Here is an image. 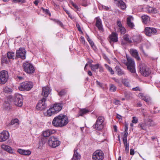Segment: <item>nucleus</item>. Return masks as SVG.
Returning <instances> with one entry per match:
<instances>
[{"label":"nucleus","mask_w":160,"mask_h":160,"mask_svg":"<svg viewBox=\"0 0 160 160\" xmlns=\"http://www.w3.org/2000/svg\"><path fill=\"white\" fill-rule=\"evenodd\" d=\"M68 122L67 117L64 115H60L55 117L52 122V125L56 127H62L66 126Z\"/></svg>","instance_id":"1"},{"label":"nucleus","mask_w":160,"mask_h":160,"mask_svg":"<svg viewBox=\"0 0 160 160\" xmlns=\"http://www.w3.org/2000/svg\"><path fill=\"white\" fill-rule=\"evenodd\" d=\"M127 66V69L132 73L136 72L135 63L132 58L127 57V61L124 63Z\"/></svg>","instance_id":"2"},{"label":"nucleus","mask_w":160,"mask_h":160,"mask_svg":"<svg viewBox=\"0 0 160 160\" xmlns=\"http://www.w3.org/2000/svg\"><path fill=\"white\" fill-rule=\"evenodd\" d=\"M139 69L140 72L143 76H148L151 73L150 69L144 63L140 64Z\"/></svg>","instance_id":"3"},{"label":"nucleus","mask_w":160,"mask_h":160,"mask_svg":"<svg viewBox=\"0 0 160 160\" xmlns=\"http://www.w3.org/2000/svg\"><path fill=\"white\" fill-rule=\"evenodd\" d=\"M48 143L51 147L55 148L58 146L60 144V142L58 139L54 136H51L49 139Z\"/></svg>","instance_id":"4"},{"label":"nucleus","mask_w":160,"mask_h":160,"mask_svg":"<svg viewBox=\"0 0 160 160\" xmlns=\"http://www.w3.org/2000/svg\"><path fill=\"white\" fill-rule=\"evenodd\" d=\"M24 70L26 72L30 74L33 73L35 71L34 67L32 64L26 62L23 63V65Z\"/></svg>","instance_id":"5"},{"label":"nucleus","mask_w":160,"mask_h":160,"mask_svg":"<svg viewBox=\"0 0 160 160\" xmlns=\"http://www.w3.org/2000/svg\"><path fill=\"white\" fill-rule=\"evenodd\" d=\"M33 86L31 82L26 81L21 83L19 89L21 91H29L32 88Z\"/></svg>","instance_id":"6"},{"label":"nucleus","mask_w":160,"mask_h":160,"mask_svg":"<svg viewBox=\"0 0 160 160\" xmlns=\"http://www.w3.org/2000/svg\"><path fill=\"white\" fill-rule=\"evenodd\" d=\"M104 158V153L100 150L96 151L92 155V158L93 160H103Z\"/></svg>","instance_id":"7"},{"label":"nucleus","mask_w":160,"mask_h":160,"mask_svg":"<svg viewBox=\"0 0 160 160\" xmlns=\"http://www.w3.org/2000/svg\"><path fill=\"white\" fill-rule=\"evenodd\" d=\"M22 97V95L19 94H15L13 101L14 104L16 106L21 107L23 104Z\"/></svg>","instance_id":"8"},{"label":"nucleus","mask_w":160,"mask_h":160,"mask_svg":"<svg viewBox=\"0 0 160 160\" xmlns=\"http://www.w3.org/2000/svg\"><path fill=\"white\" fill-rule=\"evenodd\" d=\"M8 78V73L5 70H2L0 72V83L5 84Z\"/></svg>","instance_id":"9"},{"label":"nucleus","mask_w":160,"mask_h":160,"mask_svg":"<svg viewBox=\"0 0 160 160\" xmlns=\"http://www.w3.org/2000/svg\"><path fill=\"white\" fill-rule=\"evenodd\" d=\"M46 100L45 98H42L41 100H39L36 106L37 109L40 110H44L47 106L46 102Z\"/></svg>","instance_id":"10"},{"label":"nucleus","mask_w":160,"mask_h":160,"mask_svg":"<svg viewBox=\"0 0 160 160\" xmlns=\"http://www.w3.org/2000/svg\"><path fill=\"white\" fill-rule=\"evenodd\" d=\"M26 52L24 48H21L19 50H17L16 52V57L17 58H20L22 59L26 58Z\"/></svg>","instance_id":"11"},{"label":"nucleus","mask_w":160,"mask_h":160,"mask_svg":"<svg viewBox=\"0 0 160 160\" xmlns=\"http://www.w3.org/2000/svg\"><path fill=\"white\" fill-rule=\"evenodd\" d=\"M157 32V29L153 28L147 27L145 29V32L147 36H151L154 35Z\"/></svg>","instance_id":"12"},{"label":"nucleus","mask_w":160,"mask_h":160,"mask_svg":"<svg viewBox=\"0 0 160 160\" xmlns=\"http://www.w3.org/2000/svg\"><path fill=\"white\" fill-rule=\"evenodd\" d=\"M9 137V134L8 131H3L0 133V142H2L6 141Z\"/></svg>","instance_id":"13"},{"label":"nucleus","mask_w":160,"mask_h":160,"mask_svg":"<svg viewBox=\"0 0 160 160\" xmlns=\"http://www.w3.org/2000/svg\"><path fill=\"white\" fill-rule=\"evenodd\" d=\"M50 92V88L48 87H45L42 88V93L41 95L43 96L42 98H45V99H47V98Z\"/></svg>","instance_id":"14"},{"label":"nucleus","mask_w":160,"mask_h":160,"mask_svg":"<svg viewBox=\"0 0 160 160\" xmlns=\"http://www.w3.org/2000/svg\"><path fill=\"white\" fill-rule=\"evenodd\" d=\"M63 106L62 103H57L54 104L53 107H51L55 113H57L60 111L62 109Z\"/></svg>","instance_id":"15"},{"label":"nucleus","mask_w":160,"mask_h":160,"mask_svg":"<svg viewBox=\"0 0 160 160\" xmlns=\"http://www.w3.org/2000/svg\"><path fill=\"white\" fill-rule=\"evenodd\" d=\"M118 34L115 32H112L110 35L109 38L110 39V42L111 44L112 42H116L118 41Z\"/></svg>","instance_id":"16"},{"label":"nucleus","mask_w":160,"mask_h":160,"mask_svg":"<svg viewBox=\"0 0 160 160\" xmlns=\"http://www.w3.org/2000/svg\"><path fill=\"white\" fill-rule=\"evenodd\" d=\"M117 25L118 27V32H119L122 34H124L126 33V30L124 27H123L121 22L118 21L117 22Z\"/></svg>","instance_id":"17"},{"label":"nucleus","mask_w":160,"mask_h":160,"mask_svg":"<svg viewBox=\"0 0 160 160\" xmlns=\"http://www.w3.org/2000/svg\"><path fill=\"white\" fill-rule=\"evenodd\" d=\"M55 132L56 131L55 130L48 129L43 131L42 135L44 137H47Z\"/></svg>","instance_id":"18"},{"label":"nucleus","mask_w":160,"mask_h":160,"mask_svg":"<svg viewBox=\"0 0 160 160\" xmlns=\"http://www.w3.org/2000/svg\"><path fill=\"white\" fill-rule=\"evenodd\" d=\"M147 127L148 128L150 127H154L156 126V124L154 121L151 119L148 118L147 119H144Z\"/></svg>","instance_id":"19"},{"label":"nucleus","mask_w":160,"mask_h":160,"mask_svg":"<svg viewBox=\"0 0 160 160\" xmlns=\"http://www.w3.org/2000/svg\"><path fill=\"white\" fill-rule=\"evenodd\" d=\"M130 53L131 55L137 60H139L140 59V58L139 56L137 50L131 49L130 50Z\"/></svg>","instance_id":"20"},{"label":"nucleus","mask_w":160,"mask_h":160,"mask_svg":"<svg viewBox=\"0 0 160 160\" xmlns=\"http://www.w3.org/2000/svg\"><path fill=\"white\" fill-rule=\"evenodd\" d=\"M93 127L96 129V130L100 131L103 129V123L99 122H97V121H96L95 124L93 126Z\"/></svg>","instance_id":"21"},{"label":"nucleus","mask_w":160,"mask_h":160,"mask_svg":"<svg viewBox=\"0 0 160 160\" xmlns=\"http://www.w3.org/2000/svg\"><path fill=\"white\" fill-rule=\"evenodd\" d=\"M117 1V4L118 6L122 10H124L126 8V4L122 0H115Z\"/></svg>","instance_id":"22"},{"label":"nucleus","mask_w":160,"mask_h":160,"mask_svg":"<svg viewBox=\"0 0 160 160\" xmlns=\"http://www.w3.org/2000/svg\"><path fill=\"white\" fill-rule=\"evenodd\" d=\"M96 26L98 28L99 30L103 31V28H102V25L101 20L100 18H96Z\"/></svg>","instance_id":"23"},{"label":"nucleus","mask_w":160,"mask_h":160,"mask_svg":"<svg viewBox=\"0 0 160 160\" xmlns=\"http://www.w3.org/2000/svg\"><path fill=\"white\" fill-rule=\"evenodd\" d=\"M18 152L20 154L25 155H29L31 154V152L28 150H25L22 149H18Z\"/></svg>","instance_id":"24"},{"label":"nucleus","mask_w":160,"mask_h":160,"mask_svg":"<svg viewBox=\"0 0 160 160\" xmlns=\"http://www.w3.org/2000/svg\"><path fill=\"white\" fill-rule=\"evenodd\" d=\"M133 19L132 16H130L128 17L127 20V23L128 26L131 28H133L134 26L133 23L131 22L132 20Z\"/></svg>","instance_id":"25"},{"label":"nucleus","mask_w":160,"mask_h":160,"mask_svg":"<svg viewBox=\"0 0 160 160\" xmlns=\"http://www.w3.org/2000/svg\"><path fill=\"white\" fill-rule=\"evenodd\" d=\"M78 149L75 148L74 150V153L72 160H80L81 155L77 152Z\"/></svg>","instance_id":"26"},{"label":"nucleus","mask_w":160,"mask_h":160,"mask_svg":"<svg viewBox=\"0 0 160 160\" xmlns=\"http://www.w3.org/2000/svg\"><path fill=\"white\" fill-rule=\"evenodd\" d=\"M115 69L118 75L122 76L125 75V73L124 71L121 69L119 66H116L115 68Z\"/></svg>","instance_id":"27"},{"label":"nucleus","mask_w":160,"mask_h":160,"mask_svg":"<svg viewBox=\"0 0 160 160\" xmlns=\"http://www.w3.org/2000/svg\"><path fill=\"white\" fill-rule=\"evenodd\" d=\"M147 12L149 13H155L157 12V10L155 8L147 6L146 8Z\"/></svg>","instance_id":"28"},{"label":"nucleus","mask_w":160,"mask_h":160,"mask_svg":"<svg viewBox=\"0 0 160 160\" xmlns=\"http://www.w3.org/2000/svg\"><path fill=\"white\" fill-rule=\"evenodd\" d=\"M138 127L139 128H141V129L146 131L147 130V126L144 120L143 122L139 123L138 125Z\"/></svg>","instance_id":"29"},{"label":"nucleus","mask_w":160,"mask_h":160,"mask_svg":"<svg viewBox=\"0 0 160 160\" xmlns=\"http://www.w3.org/2000/svg\"><path fill=\"white\" fill-rule=\"evenodd\" d=\"M2 148L8 152L10 153L12 152V150L11 148L9 146L5 145H2L1 146Z\"/></svg>","instance_id":"30"},{"label":"nucleus","mask_w":160,"mask_h":160,"mask_svg":"<svg viewBox=\"0 0 160 160\" xmlns=\"http://www.w3.org/2000/svg\"><path fill=\"white\" fill-rule=\"evenodd\" d=\"M89 112V111L87 109H81L79 112L78 117L79 116H82L86 114L87 113Z\"/></svg>","instance_id":"31"},{"label":"nucleus","mask_w":160,"mask_h":160,"mask_svg":"<svg viewBox=\"0 0 160 160\" xmlns=\"http://www.w3.org/2000/svg\"><path fill=\"white\" fill-rule=\"evenodd\" d=\"M7 56L8 59H14L15 57L14 52H8Z\"/></svg>","instance_id":"32"},{"label":"nucleus","mask_w":160,"mask_h":160,"mask_svg":"<svg viewBox=\"0 0 160 160\" xmlns=\"http://www.w3.org/2000/svg\"><path fill=\"white\" fill-rule=\"evenodd\" d=\"M142 22L144 24H147L150 20V18L147 15H144L142 17Z\"/></svg>","instance_id":"33"},{"label":"nucleus","mask_w":160,"mask_h":160,"mask_svg":"<svg viewBox=\"0 0 160 160\" xmlns=\"http://www.w3.org/2000/svg\"><path fill=\"white\" fill-rule=\"evenodd\" d=\"M139 95L141 98L147 102H149L150 100V98L146 96L143 95L142 93H140Z\"/></svg>","instance_id":"34"},{"label":"nucleus","mask_w":160,"mask_h":160,"mask_svg":"<svg viewBox=\"0 0 160 160\" xmlns=\"http://www.w3.org/2000/svg\"><path fill=\"white\" fill-rule=\"evenodd\" d=\"M18 120L16 118L13 120H12L11 122L8 124V126H10L11 125H13L14 124H15V125H18Z\"/></svg>","instance_id":"35"},{"label":"nucleus","mask_w":160,"mask_h":160,"mask_svg":"<svg viewBox=\"0 0 160 160\" xmlns=\"http://www.w3.org/2000/svg\"><path fill=\"white\" fill-rule=\"evenodd\" d=\"M55 113L54 112L52 108L51 107L45 113V115L48 116H51L53 114H54Z\"/></svg>","instance_id":"36"},{"label":"nucleus","mask_w":160,"mask_h":160,"mask_svg":"<svg viewBox=\"0 0 160 160\" xmlns=\"http://www.w3.org/2000/svg\"><path fill=\"white\" fill-rule=\"evenodd\" d=\"M133 39L135 42L139 43L141 42L142 38L140 36H136L133 37Z\"/></svg>","instance_id":"37"},{"label":"nucleus","mask_w":160,"mask_h":160,"mask_svg":"<svg viewBox=\"0 0 160 160\" xmlns=\"http://www.w3.org/2000/svg\"><path fill=\"white\" fill-rule=\"evenodd\" d=\"M122 83L123 84L127 87H130V84L129 83V80L128 79L124 78L122 80Z\"/></svg>","instance_id":"38"},{"label":"nucleus","mask_w":160,"mask_h":160,"mask_svg":"<svg viewBox=\"0 0 160 160\" xmlns=\"http://www.w3.org/2000/svg\"><path fill=\"white\" fill-rule=\"evenodd\" d=\"M99 65V64H91L90 65V67L91 68L92 70L95 72L96 70L98 69V68Z\"/></svg>","instance_id":"39"},{"label":"nucleus","mask_w":160,"mask_h":160,"mask_svg":"<svg viewBox=\"0 0 160 160\" xmlns=\"http://www.w3.org/2000/svg\"><path fill=\"white\" fill-rule=\"evenodd\" d=\"M105 119L104 117L102 116H100L98 117L96 121L97 122H101L102 123H103Z\"/></svg>","instance_id":"40"},{"label":"nucleus","mask_w":160,"mask_h":160,"mask_svg":"<svg viewBox=\"0 0 160 160\" xmlns=\"http://www.w3.org/2000/svg\"><path fill=\"white\" fill-rule=\"evenodd\" d=\"M106 68L110 72L111 74H114V71L112 69V68L109 67L108 65H107V64H105V65Z\"/></svg>","instance_id":"41"},{"label":"nucleus","mask_w":160,"mask_h":160,"mask_svg":"<svg viewBox=\"0 0 160 160\" xmlns=\"http://www.w3.org/2000/svg\"><path fill=\"white\" fill-rule=\"evenodd\" d=\"M117 89V87L113 84H111L110 85V90L111 92H115Z\"/></svg>","instance_id":"42"},{"label":"nucleus","mask_w":160,"mask_h":160,"mask_svg":"<svg viewBox=\"0 0 160 160\" xmlns=\"http://www.w3.org/2000/svg\"><path fill=\"white\" fill-rule=\"evenodd\" d=\"M124 40L127 42L130 43L132 42L131 40L129 39V36L127 35H125L123 37Z\"/></svg>","instance_id":"43"},{"label":"nucleus","mask_w":160,"mask_h":160,"mask_svg":"<svg viewBox=\"0 0 160 160\" xmlns=\"http://www.w3.org/2000/svg\"><path fill=\"white\" fill-rule=\"evenodd\" d=\"M9 59H8L6 57H3L2 58V63L7 64L9 62Z\"/></svg>","instance_id":"44"},{"label":"nucleus","mask_w":160,"mask_h":160,"mask_svg":"<svg viewBox=\"0 0 160 160\" xmlns=\"http://www.w3.org/2000/svg\"><path fill=\"white\" fill-rule=\"evenodd\" d=\"M54 21L61 27H63L64 25L63 23L57 19H54Z\"/></svg>","instance_id":"45"},{"label":"nucleus","mask_w":160,"mask_h":160,"mask_svg":"<svg viewBox=\"0 0 160 160\" xmlns=\"http://www.w3.org/2000/svg\"><path fill=\"white\" fill-rule=\"evenodd\" d=\"M88 42H89V43L90 44V45H91V46L92 47L93 49H95L96 48V47H95V46L94 45V43H93L91 39V40H89L88 41Z\"/></svg>","instance_id":"46"},{"label":"nucleus","mask_w":160,"mask_h":160,"mask_svg":"<svg viewBox=\"0 0 160 160\" xmlns=\"http://www.w3.org/2000/svg\"><path fill=\"white\" fill-rule=\"evenodd\" d=\"M41 9H42L44 12H45L46 14H48L50 16H51L50 12L48 9H44L43 8H42Z\"/></svg>","instance_id":"47"},{"label":"nucleus","mask_w":160,"mask_h":160,"mask_svg":"<svg viewBox=\"0 0 160 160\" xmlns=\"http://www.w3.org/2000/svg\"><path fill=\"white\" fill-rule=\"evenodd\" d=\"M65 94V91L64 90H61L60 92H58V95L60 96H62L64 95Z\"/></svg>","instance_id":"48"},{"label":"nucleus","mask_w":160,"mask_h":160,"mask_svg":"<svg viewBox=\"0 0 160 160\" xmlns=\"http://www.w3.org/2000/svg\"><path fill=\"white\" fill-rule=\"evenodd\" d=\"M138 119L137 118L135 117H133V119L132 120V123H136L138 122Z\"/></svg>","instance_id":"49"},{"label":"nucleus","mask_w":160,"mask_h":160,"mask_svg":"<svg viewBox=\"0 0 160 160\" xmlns=\"http://www.w3.org/2000/svg\"><path fill=\"white\" fill-rule=\"evenodd\" d=\"M76 26H77V28L78 29V30L81 33H82L83 32H82L81 29V28L80 26L79 25V24L77 23V24H76Z\"/></svg>","instance_id":"50"},{"label":"nucleus","mask_w":160,"mask_h":160,"mask_svg":"<svg viewBox=\"0 0 160 160\" xmlns=\"http://www.w3.org/2000/svg\"><path fill=\"white\" fill-rule=\"evenodd\" d=\"M122 140L124 145L129 144V143H127V138H123Z\"/></svg>","instance_id":"51"},{"label":"nucleus","mask_w":160,"mask_h":160,"mask_svg":"<svg viewBox=\"0 0 160 160\" xmlns=\"http://www.w3.org/2000/svg\"><path fill=\"white\" fill-rule=\"evenodd\" d=\"M125 147V150L127 152V153H128L129 152V145H124Z\"/></svg>","instance_id":"52"},{"label":"nucleus","mask_w":160,"mask_h":160,"mask_svg":"<svg viewBox=\"0 0 160 160\" xmlns=\"http://www.w3.org/2000/svg\"><path fill=\"white\" fill-rule=\"evenodd\" d=\"M12 2H21L22 3H24L25 2L24 0H11Z\"/></svg>","instance_id":"53"},{"label":"nucleus","mask_w":160,"mask_h":160,"mask_svg":"<svg viewBox=\"0 0 160 160\" xmlns=\"http://www.w3.org/2000/svg\"><path fill=\"white\" fill-rule=\"evenodd\" d=\"M72 5L76 9H77V10H79V8L78 6L76 4H74L73 2H72L71 3Z\"/></svg>","instance_id":"54"},{"label":"nucleus","mask_w":160,"mask_h":160,"mask_svg":"<svg viewBox=\"0 0 160 160\" xmlns=\"http://www.w3.org/2000/svg\"><path fill=\"white\" fill-rule=\"evenodd\" d=\"M5 92L7 93H10L11 92V90L8 88H6L4 89Z\"/></svg>","instance_id":"55"},{"label":"nucleus","mask_w":160,"mask_h":160,"mask_svg":"<svg viewBox=\"0 0 160 160\" xmlns=\"http://www.w3.org/2000/svg\"><path fill=\"white\" fill-rule=\"evenodd\" d=\"M132 90L133 91H140V89L138 87H137L135 88H132Z\"/></svg>","instance_id":"56"},{"label":"nucleus","mask_w":160,"mask_h":160,"mask_svg":"<svg viewBox=\"0 0 160 160\" xmlns=\"http://www.w3.org/2000/svg\"><path fill=\"white\" fill-rule=\"evenodd\" d=\"M125 131H124L128 132V124L126 123L125 124Z\"/></svg>","instance_id":"57"},{"label":"nucleus","mask_w":160,"mask_h":160,"mask_svg":"<svg viewBox=\"0 0 160 160\" xmlns=\"http://www.w3.org/2000/svg\"><path fill=\"white\" fill-rule=\"evenodd\" d=\"M128 132L124 131V134L123 137V138H127L128 136Z\"/></svg>","instance_id":"58"},{"label":"nucleus","mask_w":160,"mask_h":160,"mask_svg":"<svg viewBox=\"0 0 160 160\" xmlns=\"http://www.w3.org/2000/svg\"><path fill=\"white\" fill-rule=\"evenodd\" d=\"M130 153L131 155H133L134 154V149L131 148L130 150Z\"/></svg>","instance_id":"59"},{"label":"nucleus","mask_w":160,"mask_h":160,"mask_svg":"<svg viewBox=\"0 0 160 160\" xmlns=\"http://www.w3.org/2000/svg\"><path fill=\"white\" fill-rule=\"evenodd\" d=\"M99 69V71L100 72H103V68L100 64L99 65V68H98Z\"/></svg>","instance_id":"60"},{"label":"nucleus","mask_w":160,"mask_h":160,"mask_svg":"<svg viewBox=\"0 0 160 160\" xmlns=\"http://www.w3.org/2000/svg\"><path fill=\"white\" fill-rule=\"evenodd\" d=\"M114 103L116 105H120V101L117 100H115L114 102Z\"/></svg>","instance_id":"61"},{"label":"nucleus","mask_w":160,"mask_h":160,"mask_svg":"<svg viewBox=\"0 0 160 160\" xmlns=\"http://www.w3.org/2000/svg\"><path fill=\"white\" fill-rule=\"evenodd\" d=\"M131 95V93H129L125 95V97L127 99H129L130 97V95Z\"/></svg>","instance_id":"62"},{"label":"nucleus","mask_w":160,"mask_h":160,"mask_svg":"<svg viewBox=\"0 0 160 160\" xmlns=\"http://www.w3.org/2000/svg\"><path fill=\"white\" fill-rule=\"evenodd\" d=\"M88 75L90 76H91L92 75V72H91V71L90 70L88 71Z\"/></svg>","instance_id":"63"},{"label":"nucleus","mask_w":160,"mask_h":160,"mask_svg":"<svg viewBox=\"0 0 160 160\" xmlns=\"http://www.w3.org/2000/svg\"><path fill=\"white\" fill-rule=\"evenodd\" d=\"M117 118L119 119H122V117L118 114H117Z\"/></svg>","instance_id":"64"}]
</instances>
